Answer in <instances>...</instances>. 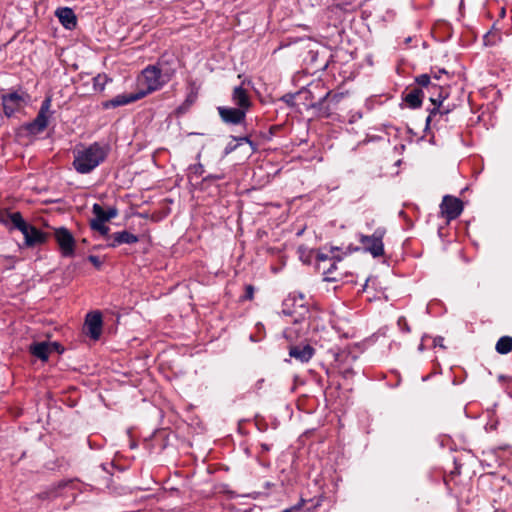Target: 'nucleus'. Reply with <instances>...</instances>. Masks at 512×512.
<instances>
[{
	"label": "nucleus",
	"instance_id": "nucleus-38",
	"mask_svg": "<svg viewBox=\"0 0 512 512\" xmlns=\"http://www.w3.org/2000/svg\"><path fill=\"white\" fill-rule=\"evenodd\" d=\"M194 169H195V173H197L199 175H201L203 173V166L201 164L195 165Z\"/></svg>",
	"mask_w": 512,
	"mask_h": 512
},
{
	"label": "nucleus",
	"instance_id": "nucleus-5",
	"mask_svg": "<svg viewBox=\"0 0 512 512\" xmlns=\"http://www.w3.org/2000/svg\"><path fill=\"white\" fill-rule=\"evenodd\" d=\"M25 93L12 92L2 96V105L5 115L12 116L26 104Z\"/></svg>",
	"mask_w": 512,
	"mask_h": 512
},
{
	"label": "nucleus",
	"instance_id": "nucleus-27",
	"mask_svg": "<svg viewBox=\"0 0 512 512\" xmlns=\"http://www.w3.org/2000/svg\"><path fill=\"white\" fill-rule=\"evenodd\" d=\"M337 262H338L337 260H332V263L330 264V266L323 271L325 281H328V282L337 281V277L332 276L333 272L337 268Z\"/></svg>",
	"mask_w": 512,
	"mask_h": 512
},
{
	"label": "nucleus",
	"instance_id": "nucleus-13",
	"mask_svg": "<svg viewBox=\"0 0 512 512\" xmlns=\"http://www.w3.org/2000/svg\"><path fill=\"white\" fill-rule=\"evenodd\" d=\"M138 237L126 230L119 231L108 236V247L115 248L121 244H133L138 242Z\"/></svg>",
	"mask_w": 512,
	"mask_h": 512
},
{
	"label": "nucleus",
	"instance_id": "nucleus-22",
	"mask_svg": "<svg viewBox=\"0 0 512 512\" xmlns=\"http://www.w3.org/2000/svg\"><path fill=\"white\" fill-rule=\"evenodd\" d=\"M431 101L435 106L433 107V109H431L430 114L426 119V127L430 125L433 117H436L437 115L443 117L450 112L449 108L443 106V100L439 101V103H436V100L431 98Z\"/></svg>",
	"mask_w": 512,
	"mask_h": 512
},
{
	"label": "nucleus",
	"instance_id": "nucleus-6",
	"mask_svg": "<svg viewBox=\"0 0 512 512\" xmlns=\"http://www.w3.org/2000/svg\"><path fill=\"white\" fill-rule=\"evenodd\" d=\"M442 215L451 221L456 219L463 211L462 201L456 197L446 195L440 205Z\"/></svg>",
	"mask_w": 512,
	"mask_h": 512
},
{
	"label": "nucleus",
	"instance_id": "nucleus-28",
	"mask_svg": "<svg viewBox=\"0 0 512 512\" xmlns=\"http://www.w3.org/2000/svg\"><path fill=\"white\" fill-rule=\"evenodd\" d=\"M107 83V77L105 75H98L94 78V89L102 91Z\"/></svg>",
	"mask_w": 512,
	"mask_h": 512
},
{
	"label": "nucleus",
	"instance_id": "nucleus-36",
	"mask_svg": "<svg viewBox=\"0 0 512 512\" xmlns=\"http://www.w3.org/2000/svg\"><path fill=\"white\" fill-rule=\"evenodd\" d=\"M433 345H434V347H440V348H443V349L446 348L445 345H444V338L441 337V336H438V337L434 338Z\"/></svg>",
	"mask_w": 512,
	"mask_h": 512
},
{
	"label": "nucleus",
	"instance_id": "nucleus-29",
	"mask_svg": "<svg viewBox=\"0 0 512 512\" xmlns=\"http://www.w3.org/2000/svg\"><path fill=\"white\" fill-rule=\"evenodd\" d=\"M430 75L421 74L415 78V82L421 87H427L430 84Z\"/></svg>",
	"mask_w": 512,
	"mask_h": 512
},
{
	"label": "nucleus",
	"instance_id": "nucleus-24",
	"mask_svg": "<svg viewBox=\"0 0 512 512\" xmlns=\"http://www.w3.org/2000/svg\"><path fill=\"white\" fill-rule=\"evenodd\" d=\"M10 222L14 228L23 232L29 224L23 219L22 215L19 212H14L9 216Z\"/></svg>",
	"mask_w": 512,
	"mask_h": 512
},
{
	"label": "nucleus",
	"instance_id": "nucleus-25",
	"mask_svg": "<svg viewBox=\"0 0 512 512\" xmlns=\"http://www.w3.org/2000/svg\"><path fill=\"white\" fill-rule=\"evenodd\" d=\"M338 250H339V248H338V247H331V249H330V254H328V253H324V252L320 251V252H318V253H317V257H316V258H317V260H318L319 262H325V261H327V260H337V261H341V260H342V258H341L340 256H338V255H337V256H336V255H334V252H335V251H338Z\"/></svg>",
	"mask_w": 512,
	"mask_h": 512
},
{
	"label": "nucleus",
	"instance_id": "nucleus-7",
	"mask_svg": "<svg viewBox=\"0 0 512 512\" xmlns=\"http://www.w3.org/2000/svg\"><path fill=\"white\" fill-rule=\"evenodd\" d=\"M218 114L225 124L239 125L245 121L246 114L244 111L236 107L219 106Z\"/></svg>",
	"mask_w": 512,
	"mask_h": 512
},
{
	"label": "nucleus",
	"instance_id": "nucleus-33",
	"mask_svg": "<svg viewBox=\"0 0 512 512\" xmlns=\"http://www.w3.org/2000/svg\"><path fill=\"white\" fill-rule=\"evenodd\" d=\"M399 328L404 332H410V327L404 317H400L397 321Z\"/></svg>",
	"mask_w": 512,
	"mask_h": 512
},
{
	"label": "nucleus",
	"instance_id": "nucleus-35",
	"mask_svg": "<svg viewBox=\"0 0 512 512\" xmlns=\"http://www.w3.org/2000/svg\"><path fill=\"white\" fill-rule=\"evenodd\" d=\"M238 147V144L237 143H234L233 141L228 143L227 146L225 147V150H224V154L225 155H228L230 154L231 152H233L234 150H236Z\"/></svg>",
	"mask_w": 512,
	"mask_h": 512
},
{
	"label": "nucleus",
	"instance_id": "nucleus-16",
	"mask_svg": "<svg viewBox=\"0 0 512 512\" xmlns=\"http://www.w3.org/2000/svg\"><path fill=\"white\" fill-rule=\"evenodd\" d=\"M27 246L32 247L45 241V234L32 225L22 232Z\"/></svg>",
	"mask_w": 512,
	"mask_h": 512
},
{
	"label": "nucleus",
	"instance_id": "nucleus-2",
	"mask_svg": "<svg viewBox=\"0 0 512 512\" xmlns=\"http://www.w3.org/2000/svg\"><path fill=\"white\" fill-rule=\"evenodd\" d=\"M169 81L162 78V75L158 73V70L153 66L149 65L142 70L140 83L145 87V90L139 93H145V96L151 92L161 89Z\"/></svg>",
	"mask_w": 512,
	"mask_h": 512
},
{
	"label": "nucleus",
	"instance_id": "nucleus-18",
	"mask_svg": "<svg viewBox=\"0 0 512 512\" xmlns=\"http://www.w3.org/2000/svg\"><path fill=\"white\" fill-rule=\"evenodd\" d=\"M95 218L93 220H99L101 222L109 221L110 219L117 216L118 211L115 207H109L105 210L100 204L95 203L92 207Z\"/></svg>",
	"mask_w": 512,
	"mask_h": 512
},
{
	"label": "nucleus",
	"instance_id": "nucleus-43",
	"mask_svg": "<svg viewBox=\"0 0 512 512\" xmlns=\"http://www.w3.org/2000/svg\"><path fill=\"white\" fill-rule=\"evenodd\" d=\"M244 512H248V511H244Z\"/></svg>",
	"mask_w": 512,
	"mask_h": 512
},
{
	"label": "nucleus",
	"instance_id": "nucleus-14",
	"mask_svg": "<svg viewBox=\"0 0 512 512\" xmlns=\"http://www.w3.org/2000/svg\"><path fill=\"white\" fill-rule=\"evenodd\" d=\"M315 349L310 345H296L289 350L290 357L301 363H307L314 355Z\"/></svg>",
	"mask_w": 512,
	"mask_h": 512
},
{
	"label": "nucleus",
	"instance_id": "nucleus-19",
	"mask_svg": "<svg viewBox=\"0 0 512 512\" xmlns=\"http://www.w3.org/2000/svg\"><path fill=\"white\" fill-rule=\"evenodd\" d=\"M30 353L42 361H47L50 355L48 342H36L30 345Z\"/></svg>",
	"mask_w": 512,
	"mask_h": 512
},
{
	"label": "nucleus",
	"instance_id": "nucleus-30",
	"mask_svg": "<svg viewBox=\"0 0 512 512\" xmlns=\"http://www.w3.org/2000/svg\"><path fill=\"white\" fill-rule=\"evenodd\" d=\"M233 141H235L238 146L242 145L243 143H247L251 146L252 150H256V147L254 145V143L250 140L249 137L247 136H243V137H232Z\"/></svg>",
	"mask_w": 512,
	"mask_h": 512
},
{
	"label": "nucleus",
	"instance_id": "nucleus-39",
	"mask_svg": "<svg viewBox=\"0 0 512 512\" xmlns=\"http://www.w3.org/2000/svg\"><path fill=\"white\" fill-rule=\"evenodd\" d=\"M441 74H447L446 70L445 69L439 70L437 73L434 74V78L435 79H440L441 78Z\"/></svg>",
	"mask_w": 512,
	"mask_h": 512
},
{
	"label": "nucleus",
	"instance_id": "nucleus-8",
	"mask_svg": "<svg viewBox=\"0 0 512 512\" xmlns=\"http://www.w3.org/2000/svg\"><path fill=\"white\" fill-rule=\"evenodd\" d=\"M177 59L174 55L164 54L162 55L156 64L153 66L158 70V73L162 75V78L170 81L176 72Z\"/></svg>",
	"mask_w": 512,
	"mask_h": 512
},
{
	"label": "nucleus",
	"instance_id": "nucleus-32",
	"mask_svg": "<svg viewBox=\"0 0 512 512\" xmlns=\"http://www.w3.org/2000/svg\"><path fill=\"white\" fill-rule=\"evenodd\" d=\"M48 346H49L50 354L53 352H57V353L61 354L64 350L58 342H48Z\"/></svg>",
	"mask_w": 512,
	"mask_h": 512
},
{
	"label": "nucleus",
	"instance_id": "nucleus-23",
	"mask_svg": "<svg viewBox=\"0 0 512 512\" xmlns=\"http://www.w3.org/2000/svg\"><path fill=\"white\" fill-rule=\"evenodd\" d=\"M496 351L499 354H507L512 351V337L510 336H503L501 337L495 347Z\"/></svg>",
	"mask_w": 512,
	"mask_h": 512
},
{
	"label": "nucleus",
	"instance_id": "nucleus-34",
	"mask_svg": "<svg viewBox=\"0 0 512 512\" xmlns=\"http://www.w3.org/2000/svg\"><path fill=\"white\" fill-rule=\"evenodd\" d=\"M88 260L98 269L102 266V261L99 259L98 256L90 255L88 257Z\"/></svg>",
	"mask_w": 512,
	"mask_h": 512
},
{
	"label": "nucleus",
	"instance_id": "nucleus-11",
	"mask_svg": "<svg viewBox=\"0 0 512 512\" xmlns=\"http://www.w3.org/2000/svg\"><path fill=\"white\" fill-rule=\"evenodd\" d=\"M102 316L100 312H91L86 316L85 326L88 335L94 339H99L102 332Z\"/></svg>",
	"mask_w": 512,
	"mask_h": 512
},
{
	"label": "nucleus",
	"instance_id": "nucleus-9",
	"mask_svg": "<svg viewBox=\"0 0 512 512\" xmlns=\"http://www.w3.org/2000/svg\"><path fill=\"white\" fill-rule=\"evenodd\" d=\"M55 238L60 246L63 256L70 257L74 254V237L66 228L57 229L55 231Z\"/></svg>",
	"mask_w": 512,
	"mask_h": 512
},
{
	"label": "nucleus",
	"instance_id": "nucleus-31",
	"mask_svg": "<svg viewBox=\"0 0 512 512\" xmlns=\"http://www.w3.org/2000/svg\"><path fill=\"white\" fill-rule=\"evenodd\" d=\"M50 106H51V99L50 98H46L42 104H41V107H40V110L38 112V114H42L44 116H47L48 112H49V109H50Z\"/></svg>",
	"mask_w": 512,
	"mask_h": 512
},
{
	"label": "nucleus",
	"instance_id": "nucleus-37",
	"mask_svg": "<svg viewBox=\"0 0 512 512\" xmlns=\"http://www.w3.org/2000/svg\"><path fill=\"white\" fill-rule=\"evenodd\" d=\"M253 294H254V288H253V286L248 285V286L246 287V295H245V297H246L247 299H252V298H253Z\"/></svg>",
	"mask_w": 512,
	"mask_h": 512
},
{
	"label": "nucleus",
	"instance_id": "nucleus-1",
	"mask_svg": "<svg viewBox=\"0 0 512 512\" xmlns=\"http://www.w3.org/2000/svg\"><path fill=\"white\" fill-rule=\"evenodd\" d=\"M109 151V145L100 142L77 146L73 150L72 166L79 174H89L106 160Z\"/></svg>",
	"mask_w": 512,
	"mask_h": 512
},
{
	"label": "nucleus",
	"instance_id": "nucleus-17",
	"mask_svg": "<svg viewBox=\"0 0 512 512\" xmlns=\"http://www.w3.org/2000/svg\"><path fill=\"white\" fill-rule=\"evenodd\" d=\"M342 97H343V94H341V93L332 94L331 91H328L317 102L313 103L312 107L314 109H317L321 113V115L328 117L330 115V109H329V107L324 106V102L327 100H330L331 102L338 103Z\"/></svg>",
	"mask_w": 512,
	"mask_h": 512
},
{
	"label": "nucleus",
	"instance_id": "nucleus-40",
	"mask_svg": "<svg viewBox=\"0 0 512 512\" xmlns=\"http://www.w3.org/2000/svg\"><path fill=\"white\" fill-rule=\"evenodd\" d=\"M261 448L263 451L267 452L271 449V446L269 444H266V443H262L261 444Z\"/></svg>",
	"mask_w": 512,
	"mask_h": 512
},
{
	"label": "nucleus",
	"instance_id": "nucleus-3",
	"mask_svg": "<svg viewBox=\"0 0 512 512\" xmlns=\"http://www.w3.org/2000/svg\"><path fill=\"white\" fill-rule=\"evenodd\" d=\"M385 230L378 228L371 236L360 235L359 241L363 245L365 251L369 252L373 257L382 256L384 253L383 237Z\"/></svg>",
	"mask_w": 512,
	"mask_h": 512
},
{
	"label": "nucleus",
	"instance_id": "nucleus-20",
	"mask_svg": "<svg viewBox=\"0 0 512 512\" xmlns=\"http://www.w3.org/2000/svg\"><path fill=\"white\" fill-rule=\"evenodd\" d=\"M423 97V91L421 89L414 88L404 96V101L410 108L416 109L421 107Z\"/></svg>",
	"mask_w": 512,
	"mask_h": 512
},
{
	"label": "nucleus",
	"instance_id": "nucleus-42",
	"mask_svg": "<svg viewBox=\"0 0 512 512\" xmlns=\"http://www.w3.org/2000/svg\"><path fill=\"white\" fill-rule=\"evenodd\" d=\"M211 178H213V179H221V177H220V176H215V175H212V177H211Z\"/></svg>",
	"mask_w": 512,
	"mask_h": 512
},
{
	"label": "nucleus",
	"instance_id": "nucleus-26",
	"mask_svg": "<svg viewBox=\"0 0 512 512\" xmlns=\"http://www.w3.org/2000/svg\"><path fill=\"white\" fill-rule=\"evenodd\" d=\"M90 226L93 230L98 231L101 235L108 238L109 235V227L105 225V222H101L99 220H91Z\"/></svg>",
	"mask_w": 512,
	"mask_h": 512
},
{
	"label": "nucleus",
	"instance_id": "nucleus-12",
	"mask_svg": "<svg viewBox=\"0 0 512 512\" xmlns=\"http://www.w3.org/2000/svg\"><path fill=\"white\" fill-rule=\"evenodd\" d=\"M145 96V93L119 94L102 103L104 109L116 108L135 102Z\"/></svg>",
	"mask_w": 512,
	"mask_h": 512
},
{
	"label": "nucleus",
	"instance_id": "nucleus-4",
	"mask_svg": "<svg viewBox=\"0 0 512 512\" xmlns=\"http://www.w3.org/2000/svg\"><path fill=\"white\" fill-rule=\"evenodd\" d=\"M282 313L287 316H294L295 322L303 319L307 313V309L304 306V297L300 295L298 300L295 297L285 299L283 302Z\"/></svg>",
	"mask_w": 512,
	"mask_h": 512
},
{
	"label": "nucleus",
	"instance_id": "nucleus-15",
	"mask_svg": "<svg viewBox=\"0 0 512 512\" xmlns=\"http://www.w3.org/2000/svg\"><path fill=\"white\" fill-rule=\"evenodd\" d=\"M56 17L59 19V22L66 29H73L76 27L77 18L74 11L69 7H61L58 8L55 12Z\"/></svg>",
	"mask_w": 512,
	"mask_h": 512
},
{
	"label": "nucleus",
	"instance_id": "nucleus-41",
	"mask_svg": "<svg viewBox=\"0 0 512 512\" xmlns=\"http://www.w3.org/2000/svg\"><path fill=\"white\" fill-rule=\"evenodd\" d=\"M418 350H419V351H423V350H424V345H423V343H421V344L419 345Z\"/></svg>",
	"mask_w": 512,
	"mask_h": 512
},
{
	"label": "nucleus",
	"instance_id": "nucleus-21",
	"mask_svg": "<svg viewBox=\"0 0 512 512\" xmlns=\"http://www.w3.org/2000/svg\"><path fill=\"white\" fill-rule=\"evenodd\" d=\"M48 126V116L37 114L36 118L28 124L27 129L32 134L43 132Z\"/></svg>",
	"mask_w": 512,
	"mask_h": 512
},
{
	"label": "nucleus",
	"instance_id": "nucleus-10",
	"mask_svg": "<svg viewBox=\"0 0 512 512\" xmlns=\"http://www.w3.org/2000/svg\"><path fill=\"white\" fill-rule=\"evenodd\" d=\"M231 101L236 108L244 111L245 113H247L252 106V100L248 91L241 85L234 87L231 94Z\"/></svg>",
	"mask_w": 512,
	"mask_h": 512
}]
</instances>
